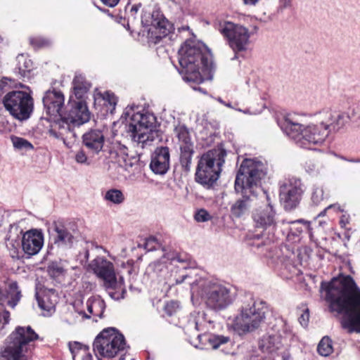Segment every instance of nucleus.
I'll use <instances>...</instances> for the list:
<instances>
[{
    "label": "nucleus",
    "instance_id": "21",
    "mask_svg": "<svg viewBox=\"0 0 360 360\" xmlns=\"http://www.w3.org/2000/svg\"><path fill=\"white\" fill-rule=\"evenodd\" d=\"M105 136L103 129H91L82 135V144L93 155L105 151Z\"/></svg>",
    "mask_w": 360,
    "mask_h": 360
},
{
    "label": "nucleus",
    "instance_id": "61",
    "mask_svg": "<svg viewBox=\"0 0 360 360\" xmlns=\"http://www.w3.org/2000/svg\"><path fill=\"white\" fill-rule=\"evenodd\" d=\"M8 82H13V79L11 78H10V77H4L3 79V82L4 84H8Z\"/></svg>",
    "mask_w": 360,
    "mask_h": 360
},
{
    "label": "nucleus",
    "instance_id": "1",
    "mask_svg": "<svg viewBox=\"0 0 360 360\" xmlns=\"http://www.w3.org/2000/svg\"><path fill=\"white\" fill-rule=\"evenodd\" d=\"M321 297L330 311L341 314V324L349 333H360V288L351 276L340 274L330 281H322Z\"/></svg>",
    "mask_w": 360,
    "mask_h": 360
},
{
    "label": "nucleus",
    "instance_id": "37",
    "mask_svg": "<svg viewBox=\"0 0 360 360\" xmlns=\"http://www.w3.org/2000/svg\"><path fill=\"white\" fill-rule=\"evenodd\" d=\"M319 354L323 356H328L333 352L332 340L328 337H323L317 347Z\"/></svg>",
    "mask_w": 360,
    "mask_h": 360
},
{
    "label": "nucleus",
    "instance_id": "62",
    "mask_svg": "<svg viewBox=\"0 0 360 360\" xmlns=\"http://www.w3.org/2000/svg\"><path fill=\"white\" fill-rule=\"evenodd\" d=\"M13 86H15V87H18V86H19V87H20V88H27V89H29L27 86H25V85H23V84H21V83H18V84H17V83H15V84H14Z\"/></svg>",
    "mask_w": 360,
    "mask_h": 360
},
{
    "label": "nucleus",
    "instance_id": "27",
    "mask_svg": "<svg viewBox=\"0 0 360 360\" xmlns=\"http://www.w3.org/2000/svg\"><path fill=\"white\" fill-rule=\"evenodd\" d=\"M126 148H120L119 152L110 151V158L114 159L118 165L130 173H135L139 169V160L136 157L129 156Z\"/></svg>",
    "mask_w": 360,
    "mask_h": 360
},
{
    "label": "nucleus",
    "instance_id": "30",
    "mask_svg": "<svg viewBox=\"0 0 360 360\" xmlns=\"http://www.w3.org/2000/svg\"><path fill=\"white\" fill-rule=\"evenodd\" d=\"M5 303L11 308H14L21 299V290L15 281L10 282L5 291Z\"/></svg>",
    "mask_w": 360,
    "mask_h": 360
},
{
    "label": "nucleus",
    "instance_id": "40",
    "mask_svg": "<svg viewBox=\"0 0 360 360\" xmlns=\"http://www.w3.org/2000/svg\"><path fill=\"white\" fill-rule=\"evenodd\" d=\"M103 99L104 101V105H109L110 110L112 112L115 109L117 102V99L113 93L106 91L103 95Z\"/></svg>",
    "mask_w": 360,
    "mask_h": 360
},
{
    "label": "nucleus",
    "instance_id": "15",
    "mask_svg": "<svg viewBox=\"0 0 360 360\" xmlns=\"http://www.w3.org/2000/svg\"><path fill=\"white\" fill-rule=\"evenodd\" d=\"M76 233L74 224L55 223L49 246V252L58 253L71 248L76 240Z\"/></svg>",
    "mask_w": 360,
    "mask_h": 360
},
{
    "label": "nucleus",
    "instance_id": "5",
    "mask_svg": "<svg viewBox=\"0 0 360 360\" xmlns=\"http://www.w3.org/2000/svg\"><path fill=\"white\" fill-rule=\"evenodd\" d=\"M280 127L297 146L306 149L315 150L328 136V131L320 120L316 124L304 125L300 123L296 117L288 115L280 123Z\"/></svg>",
    "mask_w": 360,
    "mask_h": 360
},
{
    "label": "nucleus",
    "instance_id": "17",
    "mask_svg": "<svg viewBox=\"0 0 360 360\" xmlns=\"http://www.w3.org/2000/svg\"><path fill=\"white\" fill-rule=\"evenodd\" d=\"M141 24L144 27H151L150 31L155 34L156 42L168 35L172 30V25L159 9L151 11L150 8H145L141 14Z\"/></svg>",
    "mask_w": 360,
    "mask_h": 360
},
{
    "label": "nucleus",
    "instance_id": "13",
    "mask_svg": "<svg viewBox=\"0 0 360 360\" xmlns=\"http://www.w3.org/2000/svg\"><path fill=\"white\" fill-rule=\"evenodd\" d=\"M218 30L235 53L233 59L238 58L239 53L248 51L252 33L246 27L226 21L219 24Z\"/></svg>",
    "mask_w": 360,
    "mask_h": 360
},
{
    "label": "nucleus",
    "instance_id": "43",
    "mask_svg": "<svg viewBox=\"0 0 360 360\" xmlns=\"http://www.w3.org/2000/svg\"><path fill=\"white\" fill-rule=\"evenodd\" d=\"M65 268L61 263L55 262L49 266V272L53 276H58L63 274Z\"/></svg>",
    "mask_w": 360,
    "mask_h": 360
},
{
    "label": "nucleus",
    "instance_id": "14",
    "mask_svg": "<svg viewBox=\"0 0 360 360\" xmlns=\"http://www.w3.org/2000/svg\"><path fill=\"white\" fill-rule=\"evenodd\" d=\"M304 192V184L299 178L291 177L279 184L280 200L286 210L297 207Z\"/></svg>",
    "mask_w": 360,
    "mask_h": 360
},
{
    "label": "nucleus",
    "instance_id": "23",
    "mask_svg": "<svg viewBox=\"0 0 360 360\" xmlns=\"http://www.w3.org/2000/svg\"><path fill=\"white\" fill-rule=\"evenodd\" d=\"M170 166V153L168 147H158L151 155L150 168L155 174L163 175Z\"/></svg>",
    "mask_w": 360,
    "mask_h": 360
},
{
    "label": "nucleus",
    "instance_id": "42",
    "mask_svg": "<svg viewBox=\"0 0 360 360\" xmlns=\"http://www.w3.org/2000/svg\"><path fill=\"white\" fill-rule=\"evenodd\" d=\"M161 247V244L158 238L155 236H150L146 239L144 248L148 251L158 250Z\"/></svg>",
    "mask_w": 360,
    "mask_h": 360
},
{
    "label": "nucleus",
    "instance_id": "64",
    "mask_svg": "<svg viewBox=\"0 0 360 360\" xmlns=\"http://www.w3.org/2000/svg\"><path fill=\"white\" fill-rule=\"evenodd\" d=\"M347 161L351 162H360V160L359 159H356V160L351 159V160H347Z\"/></svg>",
    "mask_w": 360,
    "mask_h": 360
},
{
    "label": "nucleus",
    "instance_id": "24",
    "mask_svg": "<svg viewBox=\"0 0 360 360\" xmlns=\"http://www.w3.org/2000/svg\"><path fill=\"white\" fill-rule=\"evenodd\" d=\"M229 341L230 338L228 336L204 333L202 334H198L196 339L191 341V344L195 347L201 349L208 348L216 349Z\"/></svg>",
    "mask_w": 360,
    "mask_h": 360
},
{
    "label": "nucleus",
    "instance_id": "46",
    "mask_svg": "<svg viewBox=\"0 0 360 360\" xmlns=\"http://www.w3.org/2000/svg\"><path fill=\"white\" fill-rule=\"evenodd\" d=\"M179 309V303L176 301H169L165 306V311L169 316H172Z\"/></svg>",
    "mask_w": 360,
    "mask_h": 360
},
{
    "label": "nucleus",
    "instance_id": "49",
    "mask_svg": "<svg viewBox=\"0 0 360 360\" xmlns=\"http://www.w3.org/2000/svg\"><path fill=\"white\" fill-rule=\"evenodd\" d=\"M275 354L278 356H281L282 360H292L291 354L288 348H284L281 346V349Z\"/></svg>",
    "mask_w": 360,
    "mask_h": 360
},
{
    "label": "nucleus",
    "instance_id": "39",
    "mask_svg": "<svg viewBox=\"0 0 360 360\" xmlns=\"http://www.w3.org/2000/svg\"><path fill=\"white\" fill-rule=\"evenodd\" d=\"M142 4L141 3L135 4L131 6H127L126 11L127 13V27H129V23H134L136 19L139 11L141 8Z\"/></svg>",
    "mask_w": 360,
    "mask_h": 360
},
{
    "label": "nucleus",
    "instance_id": "60",
    "mask_svg": "<svg viewBox=\"0 0 360 360\" xmlns=\"http://www.w3.org/2000/svg\"><path fill=\"white\" fill-rule=\"evenodd\" d=\"M259 0H243V2L245 4L247 5H255L256 4Z\"/></svg>",
    "mask_w": 360,
    "mask_h": 360
},
{
    "label": "nucleus",
    "instance_id": "38",
    "mask_svg": "<svg viewBox=\"0 0 360 360\" xmlns=\"http://www.w3.org/2000/svg\"><path fill=\"white\" fill-rule=\"evenodd\" d=\"M69 348L72 355L73 360H76L77 357H80L82 354H85L89 352V347L82 345L79 342H70Z\"/></svg>",
    "mask_w": 360,
    "mask_h": 360
},
{
    "label": "nucleus",
    "instance_id": "35",
    "mask_svg": "<svg viewBox=\"0 0 360 360\" xmlns=\"http://www.w3.org/2000/svg\"><path fill=\"white\" fill-rule=\"evenodd\" d=\"M326 198L327 194L325 193L323 186L313 185L311 190V201L314 205H319Z\"/></svg>",
    "mask_w": 360,
    "mask_h": 360
},
{
    "label": "nucleus",
    "instance_id": "32",
    "mask_svg": "<svg viewBox=\"0 0 360 360\" xmlns=\"http://www.w3.org/2000/svg\"><path fill=\"white\" fill-rule=\"evenodd\" d=\"M73 90L77 98H82L85 93L90 89L91 85L82 75H76L72 82Z\"/></svg>",
    "mask_w": 360,
    "mask_h": 360
},
{
    "label": "nucleus",
    "instance_id": "8",
    "mask_svg": "<svg viewBox=\"0 0 360 360\" xmlns=\"http://www.w3.org/2000/svg\"><path fill=\"white\" fill-rule=\"evenodd\" d=\"M38 335L30 326H17L0 352L1 360H29Z\"/></svg>",
    "mask_w": 360,
    "mask_h": 360
},
{
    "label": "nucleus",
    "instance_id": "56",
    "mask_svg": "<svg viewBox=\"0 0 360 360\" xmlns=\"http://www.w3.org/2000/svg\"><path fill=\"white\" fill-rule=\"evenodd\" d=\"M290 6V0H280V6L286 8Z\"/></svg>",
    "mask_w": 360,
    "mask_h": 360
},
{
    "label": "nucleus",
    "instance_id": "59",
    "mask_svg": "<svg viewBox=\"0 0 360 360\" xmlns=\"http://www.w3.org/2000/svg\"><path fill=\"white\" fill-rule=\"evenodd\" d=\"M5 303V293L0 288V304L2 305Z\"/></svg>",
    "mask_w": 360,
    "mask_h": 360
},
{
    "label": "nucleus",
    "instance_id": "33",
    "mask_svg": "<svg viewBox=\"0 0 360 360\" xmlns=\"http://www.w3.org/2000/svg\"><path fill=\"white\" fill-rule=\"evenodd\" d=\"M204 314L200 312H194L191 314L188 323L186 326V330H204Z\"/></svg>",
    "mask_w": 360,
    "mask_h": 360
},
{
    "label": "nucleus",
    "instance_id": "45",
    "mask_svg": "<svg viewBox=\"0 0 360 360\" xmlns=\"http://www.w3.org/2000/svg\"><path fill=\"white\" fill-rule=\"evenodd\" d=\"M194 219L198 222H206L210 221L212 217L206 210L200 209L195 212Z\"/></svg>",
    "mask_w": 360,
    "mask_h": 360
},
{
    "label": "nucleus",
    "instance_id": "4",
    "mask_svg": "<svg viewBox=\"0 0 360 360\" xmlns=\"http://www.w3.org/2000/svg\"><path fill=\"white\" fill-rule=\"evenodd\" d=\"M266 174L265 164L257 158H246L242 162L236 177L235 190L241 193L243 198L231 206L232 217L240 218L248 214L251 207L250 196L257 195L260 181Z\"/></svg>",
    "mask_w": 360,
    "mask_h": 360
},
{
    "label": "nucleus",
    "instance_id": "2",
    "mask_svg": "<svg viewBox=\"0 0 360 360\" xmlns=\"http://www.w3.org/2000/svg\"><path fill=\"white\" fill-rule=\"evenodd\" d=\"M169 281V285L186 283L190 285L191 300H200L207 308L215 311L226 309L231 304L235 299L234 293L228 284L217 280L198 276L191 271L186 274L181 271L177 276L176 273Z\"/></svg>",
    "mask_w": 360,
    "mask_h": 360
},
{
    "label": "nucleus",
    "instance_id": "22",
    "mask_svg": "<svg viewBox=\"0 0 360 360\" xmlns=\"http://www.w3.org/2000/svg\"><path fill=\"white\" fill-rule=\"evenodd\" d=\"M319 120L326 127L329 134L331 132H337L342 129L349 120V117L345 112L323 110L319 114Z\"/></svg>",
    "mask_w": 360,
    "mask_h": 360
},
{
    "label": "nucleus",
    "instance_id": "11",
    "mask_svg": "<svg viewBox=\"0 0 360 360\" xmlns=\"http://www.w3.org/2000/svg\"><path fill=\"white\" fill-rule=\"evenodd\" d=\"M266 311L265 302L250 299L248 302L243 303L240 313L236 316L234 330L240 334L255 330L264 321Z\"/></svg>",
    "mask_w": 360,
    "mask_h": 360
},
{
    "label": "nucleus",
    "instance_id": "58",
    "mask_svg": "<svg viewBox=\"0 0 360 360\" xmlns=\"http://www.w3.org/2000/svg\"><path fill=\"white\" fill-rule=\"evenodd\" d=\"M79 358H81V360H92V356L89 352L82 354Z\"/></svg>",
    "mask_w": 360,
    "mask_h": 360
},
{
    "label": "nucleus",
    "instance_id": "7",
    "mask_svg": "<svg viewBox=\"0 0 360 360\" xmlns=\"http://www.w3.org/2000/svg\"><path fill=\"white\" fill-rule=\"evenodd\" d=\"M139 108L136 105H128L122 117L126 121V131L131 139L145 148L154 140L156 117L148 112H141Z\"/></svg>",
    "mask_w": 360,
    "mask_h": 360
},
{
    "label": "nucleus",
    "instance_id": "53",
    "mask_svg": "<svg viewBox=\"0 0 360 360\" xmlns=\"http://www.w3.org/2000/svg\"><path fill=\"white\" fill-rule=\"evenodd\" d=\"M340 224L341 225L342 227H345L347 226V224H349V218L348 217L345 216V215H342L340 220Z\"/></svg>",
    "mask_w": 360,
    "mask_h": 360
},
{
    "label": "nucleus",
    "instance_id": "48",
    "mask_svg": "<svg viewBox=\"0 0 360 360\" xmlns=\"http://www.w3.org/2000/svg\"><path fill=\"white\" fill-rule=\"evenodd\" d=\"M299 224H302L307 229H309V223L308 221H304L303 219H299V220L290 222V224H291L290 231L295 229L299 233L302 232V228L297 227V225Z\"/></svg>",
    "mask_w": 360,
    "mask_h": 360
},
{
    "label": "nucleus",
    "instance_id": "34",
    "mask_svg": "<svg viewBox=\"0 0 360 360\" xmlns=\"http://www.w3.org/2000/svg\"><path fill=\"white\" fill-rule=\"evenodd\" d=\"M103 199L112 204L120 205L124 201L125 197L122 191L117 188H111L105 193Z\"/></svg>",
    "mask_w": 360,
    "mask_h": 360
},
{
    "label": "nucleus",
    "instance_id": "6",
    "mask_svg": "<svg viewBox=\"0 0 360 360\" xmlns=\"http://www.w3.org/2000/svg\"><path fill=\"white\" fill-rule=\"evenodd\" d=\"M90 119L86 105L82 101L73 103L68 114L54 120L49 129L51 137L60 140L68 148H71L76 141L75 127H79Z\"/></svg>",
    "mask_w": 360,
    "mask_h": 360
},
{
    "label": "nucleus",
    "instance_id": "10",
    "mask_svg": "<svg viewBox=\"0 0 360 360\" xmlns=\"http://www.w3.org/2000/svg\"><path fill=\"white\" fill-rule=\"evenodd\" d=\"M226 155V151L221 146L202 154L196 168V182L207 188H211L219 177Z\"/></svg>",
    "mask_w": 360,
    "mask_h": 360
},
{
    "label": "nucleus",
    "instance_id": "57",
    "mask_svg": "<svg viewBox=\"0 0 360 360\" xmlns=\"http://www.w3.org/2000/svg\"><path fill=\"white\" fill-rule=\"evenodd\" d=\"M327 209H334L337 211L342 212L343 210L341 209V207L339 204H333L330 205L327 207Z\"/></svg>",
    "mask_w": 360,
    "mask_h": 360
},
{
    "label": "nucleus",
    "instance_id": "18",
    "mask_svg": "<svg viewBox=\"0 0 360 360\" xmlns=\"http://www.w3.org/2000/svg\"><path fill=\"white\" fill-rule=\"evenodd\" d=\"M74 311L77 314V318L80 321L89 319L91 317L97 321V319L102 318L105 309L103 300L99 296H91L85 302L77 300L72 304Z\"/></svg>",
    "mask_w": 360,
    "mask_h": 360
},
{
    "label": "nucleus",
    "instance_id": "20",
    "mask_svg": "<svg viewBox=\"0 0 360 360\" xmlns=\"http://www.w3.org/2000/svg\"><path fill=\"white\" fill-rule=\"evenodd\" d=\"M44 245V233L41 229H32L22 233L21 247L28 257L39 252Z\"/></svg>",
    "mask_w": 360,
    "mask_h": 360
},
{
    "label": "nucleus",
    "instance_id": "63",
    "mask_svg": "<svg viewBox=\"0 0 360 360\" xmlns=\"http://www.w3.org/2000/svg\"><path fill=\"white\" fill-rule=\"evenodd\" d=\"M328 210V209H327V207H326L325 210H323L322 212H321L319 214V215H318V216H319V217L324 216V215H325V214H326V211H327Z\"/></svg>",
    "mask_w": 360,
    "mask_h": 360
},
{
    "label": "nucleus",
    "instance_id": "51",
    "mask_svg": "<svg viewBox=\"0 0 360 360\" xmlns=\"http://www.w3.org/2000/svg\"><path fill=\"white\" fill-rule=\"evenodd\" d=\"M10 319V313L8 311H3L2 313L0 312V324L3 325L8 324Z\"/></svg>",
    "mask_w": 360,
    "mask_h": 360
},
{
    "label": "nucleus",
    "instance_id": "36",
    "mask_svg": "<svg viewBox=\"0 0 360 360\" xmlns=\"http://www.w3.org/2000/svg\"><path fill=\"white\" fill-rule=\"evenodd\" d=\"M11 141L15 150L27 152L33 149V145L24 138L11 136Z\"/></svg>",
    "mask_w": 360,
    "mask_h": 360
},
{
    "label": "nucleus",
    "instance_id": "19",
    "mask_svg": "<svg viewBox=\"0 0 360 360\" xmlns=\"http://www.w3.org/2000/svg\"><path fill=\"white\" fill-rule=\"evenodd\" d=\"M176 136L179 139L180 148V164L184 172L191 170V160L194 153L193 143L191 141L188 128L183 124L177 125L174 129Z\"/></svg>",
    "mask_w": 360,
    "mask_h": 360
},
{
    "label": "nucleus",
    "instance_id": "52",
    "mask_svg": "<svg viewBox=\"0 0 360 360\" xmlns=\"http://www.w3.org/2000/svg\"><path fill=\"white\" fill-rule=\"evenodd\" d=\"M105 5L109 7L115 6L120 1V0H101Z\"/></svg>",
    "mask_w": 360,
    "mask_h": 360
},
{
    "label": "nucleus",
    "instance_id": "25",
    "mask_svg": "<svg viewBox=\"0 0 360 360\" xmlns=\"http://www.w3.org/2000/svg\"><path fill=\"white\" fill-rule=\"evenodd\" d=\"M252 219L257 227L264 229H273L276 224V212L270 203L256 210L252 214Z\"/></svg>",
    "mask_w": 360,
    "mask_h": 360
},
{
    "label": "nucleus",
    "instance_id": "50",
    "mask_svg": "<svg viewBox=\"0 0 360 360\" xmlns=\"http://www.w3.org/2000/svg\"><path fill=\"white\" fill-rule=\"evenodd\" d=\"M309 319V314L308 309H307L299 318V321L300 324L306 327L307 326L308 322Z\"/></svg>",
    "mask_w": 360,
    "mask_h": 360
},
{
    "label": "nucleus",
    "instance_id": "12",
    "mask_svg": "<svg viewBox=\"0 0 360 360\" xmlns=\"http://www.w3.org/2000/svg\"><path fill=\"white\" fill-rule=\"evenodd\" d=\"M3 104L10 115L20 121L28 120L34 110V100L31 91H9L4 96Z\"/></svg>",
    "mask_w": 360,
    "mask_h": 360
},
{
    "label": "nucleus",
    "instance_id": "16",
    "mask_svg": "<svg viewBox=\"0 0 360 360\" xmlns=\"http://www.w3.org/2000/svg\"><path fill=\"white\" fill-rule=\"evenodd\" d=\"M188 261V257L185 254H180L176 251H169L164 254V255L158 261L150 264V267L153 270V271L157 274L158 276H164L166 274H168V263L169 264H172L174 262H177L181 264V266H178L177 268L179 269L172 270L169 276L167 278H165V283L168 285L169 288L173 286V285H169V281L172 277V274L174 275L176 272L177 276L179 275L181 271H184L186 274V264ZM175 284H174V285Z\"/></svg>",
    "mask_w": 360,
    "mask_h": 360
},
{
    "label": "nucleus",
    "instance_id": "31",
    "mask_svg": "<svg viewBox=\"0 0 360 360\" xmlns=\"http://www.w3.org/2000/svg\"><path fill=\"white\" fill-rule=\"evenodd\" d=\"M51 294L53 295L54 293L53 292H49L40 294L37 292L35 295L39 308L48 313H51L55 309L56 300H51Z\"/></svg>",
    "mask_w": 360,
    "mask_h": 360
},
{
    "label": "nucleus",
    "instance_id": "29",
    "mask_svg": "<svg viewBox=\"0 0 360 360\" xmlns=\"http://www.w3.org/2000/svg\"><path fill=\"white\" fill-rule=\"evenodd\" d=\"M17 65L14 70L15 74L20 77H30V73L33 70V63L28 56L25 54H19L16 58Z\"/></svg>",
    "mask_w": 360,
    "mask_h": 360
},
{
    "label": "nucleus",
    "instance_id": "3",
    "mask_svg": "<svg viewBox=\"0 0 360 360\" xmlns=\"http://www.w3.org/2000/svg\"><path fill=\"white\" fill-rule=\"evenodd\" d=\"M178 60V70L183 80L193 90L207 94L205 89L197 85L212 79L214 67L211 53L203 44L186 40L179 50Z\"/></svg>",
    "mask_w": 360,
    "mask_h": 360
},
{
    "label": "nucleus",
    "instance_id": "9",
    "mask_svg": "<svg viewBox=\"0 0 360 360\" xmlns=\"http://www.w3.org/2000/svg\"><path fill=\"white\" fill-rule=\"evenodd\" d=\"M89 269L103 281V286L115 300L124 298L126 288L122 276L117 274L114 264L103 256H98L89 264Z\"/></svg>",
    "mask_w": 360,
    "mask_h": 360
},
{
    "label": "nucleus",
    "instance_id": "55",
    "mask_svg": "<svg viewBox=\"0 0 360 360\" xmlns=\"http://www.w3.org/2000/svg\"><path fill=\"white\" fill-rule=\"evenodd\" d=\"M271 242V240L268 239L265 241H262L261 243L254 242L252 245L259 248L262 245H266Z\"/></svg>",
    "mask_w": 360,
    "mask_h": 360
},
{
    "label": "nucleus",
    "instance_id": "47",
    "mask_svg": "<svg viewBox=\"0 0 360 360\" xmlns=\"http://www.w3.org/2000/svg\"><path fill=\"white\" fill-rule=\"evenodd\" d=\"M30 44L34 48H41L46 46L49 44V41L42 37H32L30 39Z\"/></svg>",
    "mask_w": 360,
    "mask_h": 360
},
{
    "label": "nucleus",
    "instance_id": "28",
    "mask_svg": "<svg viewBox=\"0 0 360 360\" xmlns=\"http://www.w3.org/2000/svg\"><path fill=\"white\" fill-rule=\"evenodd\" d=\"M281 337L276 334H266L259 342V348L263 353L274 354L281 349Z\"/></svg>",
    "mask_w": 360,
    "mask_h": 360
},
{
    "label": "nucleus",
    "instance_id": "44",
    "mask_svg": "<svg viewBox=\"0 0 360 360\" xmlns=\"http://www.w3.org/2000/svg\"><path fill=\"white\" fill-rule=\"evenodd\" d=\"M75 159L79 164L89 165L91 163V159L87 156L83 149H81L76 153Z\"/></svg>",
    "mask_w": 360,
    "mask_h": 360
},
{
    "label": "nucleus",
    "instance_id": "26",
    "mask_svg": "<svg viewBox=\"0 0 360 360\" xmlns=\"http://www.w3.org/2000/svg\"><path fill=\"white\" fill-rule=\"evenodd\" d=\"M43 103L46 112L51 116L62 117L60 111L64 104V96L60 91H48L43 97Z\"/></svg>",
    "mask_w": 360,
    "mask_h": 360
},
{
    "label": "nucleus",
    "instance_id": "41",
    "mask_svg": "<svg viewBox=\"0 0 360 360\" xmlns=\"http://www.w3.org/2000/svg\"><path fill=\"white\" fill-rule=\"evenodd\" d=\"M250 92L253 95L258 96L262 100L266 99V87L263 82L255 83L254 87L250 89Z\"/></svg>",
    "mask_w": 360,
    "mask_h": 360
},
{
    "label": "nucleus",
    "instance_id": "54",
    "mask_svg": "<svg viewBox=\"0 0 360 360\" xmlns=\"http://www.w3.org/2000/svg\"><path fill=\"white\" fill-rule=\"evenodd\" d=\"M238 111L243 112L245 114H251V115H257L261 112L262 110H256L254 111H250V109H246L245 110H242L241 109H238Z\"/></svg>",
    "mask_w": 360,
    "mask_h": 360
}]
</instances>
